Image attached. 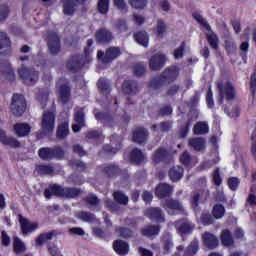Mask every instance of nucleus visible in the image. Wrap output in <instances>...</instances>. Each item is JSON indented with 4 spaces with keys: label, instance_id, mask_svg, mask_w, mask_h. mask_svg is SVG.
<instances>
[{
    "label": "nucleus",
    "instance_id": "obj_1",
    "mask_svg": "<svg viewBox=\"0 0 256 256\" xmlns=\"http://www.w3.org/2000/svg\"><path fill=\"white\" fill-rule=\"evenodd\" d=\"M217 87L219 89L218 103H223V99H227V101L235 99V87L231 82L219 81Z\"/></svg>",
    "mask_w": 256,
    "mask_h": 256
},
{
    "label": "nucleus",
    "instance_id": "obj_2",
    "mask_svg": "<svg viewBox=\"0 0 256 256\" xmlns=\"http://www.w3.org/2000/svg\"><path fill=\"white\" fill-rule=\"evenodd\" d=\"M192 17L193 19H195V21H197V23H200L201 25H203V27L208 31L207 39L211 48L215 50L219 49V40L217 39V35H215L213 31H211V26H209V24L207 23V20H205V18H203L201 14H197V13L193 14Z\"/></svg>",
    "mask_w": 256,
    "mask_h": 256
},
{
    "label": "nucleus",
    "instance_id": "obj_3",
    "mask_svg": "<svg viewBox=\"0 0 256 256\" xmlns=\"http://www.w3.org/2000/svg\"><path fill=\"white\" fill-rule=\"evenodd\" d=\"M177 77H179V68L177 66H171L166 68L160 75L159 79L156 82H153L152 85L153 87H156V85L173 83Z\"/></svg>",
    "mask_w": 256,
    "mask_h": 256
},
{
    "label": "nucleus",
    "instance_id": "obj_4",
    "mask_svg": "<svg viewBox=\"0 0 256 256\" xmlns=\"http://www.w3.org/2000/svg\"><path fill=\"white\" fill-rule=\"evenodd\" d=\"M55 130V112H45L41 122V133L40 137L45 135H51Z\"/></svg>",
    "mask_w": 256,
    "mask_h": 256
},
{
    "label": "nucleus",
    "instance_id": "obj_5",
    "mask_svg": "<svg viewBox=\"0 0 256 256\" xmlns=\"http://www.w3.org/2000/svg\"><path fill=\"white\" fill-rule=\"evenodd\" d=\"M148 63L151 71H161L167 63V55L163 52H156L148 56Z\"/></svg>",
    "mask_w": 256,
    "mask_h": 256
},
{
    "label": "nucleus",
    "instance_id": "obj_6",
    "mask_svg": "<svg viewBox=\"0 0 256 256\" xmlns=\"http://www.w3.org/2000/svg\"><path fill=\"white\" fill-rule=\"evenodd\" d=\"M65 152L61 148H41L39 150V157L43 161H51V159H62Z\"/></svg>",
    "mask_w": 256,
    "mask_h": 256
},
{
    "label": "nucleus",
    "instance_id": "obj_7",
    "mask_svg": "<svg viewBox=\"0 0 256 256\" xmlns=\"http://www.w3.org/2000/svg\"><path fill=\"white\" fill-rule=\"evenodd\" d=\"M25 98L21 94H15L12 98L10 109L14 115L21 117L25 113Z\"/></svg>",
    "mask_w": 256,
    "mask_h": 256
},
{
    "label": "nucleus",
    "instance_id": "obj_8",
    "mask_svg": "<svg viewBox=\"0 0 256 256\" xmlns=\"http://www.w3.org/2000/svg\"><path fill=\"white\" fill-rule=\"evenodd\" d=\"M119 55H121V49H119V47H110L106 52L99 50L97 57L102 63H111V61H115Z\"/></svg>",
    "mask_w": 256,
    "mask_h": 256
},
{
    "label": "nucleus",
    "instance_id": "obj_9",
    "mask_svg": "<svg viewBox=\"0 0 256 256\" xmlns=\"http://www.w3.org/2000/svg\"><path fill=\"white\" fill-rule=\"evenodd\" d=\"M18 219L23 235H29V233H33V231H37V229H39L38 222L29 221L22 215H18Z\"/></svg>",
    "mask_w": 256,
    "mask_h": 256
},
{
    "label": "nucleus",
    "instance_id": "obj_10",
    "mask_svg": "<svg viewBox=\"0 0 256 256\" xmlns=\"http://www.w3.org/2000/svg\"><path fill=\"white\" fill-rule=\"evenodd\" d=\"M18 75L26 85H33V83H36L37 79H39V74L37 72H29L24 65L18 69Z\"/></svg>",
    "mask_w": 256,
    "mask_h": 256
},
{
    "label": "nucleus",
    "instance_id": "obj_11",
    "mask_svg": "<svg viewBox=\"0 0 256 256\" xmlns=\"http://www.w3.org/2000/svg\"><path fill=\"white\" fill-rule=\"evenodd\" d=\"M67 135H69V119L67 113H63L60 116L56 137H58V139H65Z\"/></svg>",
    "mask_w": 256,
    "mask_h": 256
},
{
    "label": "nucleus",
    "instance_id": "obj_12",
    "mask_svg": "<svg viewBox=\"0 0 256 256\" xmlns=\"http://www.w3.org/2000/svg\"><path fill=\"white\" fill-rule=\"evenodd\" d=\"M85 114L83 113V109L79 108L75 111V124L72 125V131L74 133H79L82 127H85Z\"/></svg>",
    "mask_w": 256,
    "mask_h": 256
},
{
    "label": "nucleus",
    "instance_id": "obj_13",
    "mask_svg": "<svg viewBox=\"0 0 256 256\" xmlns=\"http://www.w3.org/2000/svg\"><path fill=\"white\" fill-rule=\"evenodd\" d=\"M55 195L56 197H65V188L54 184L44 191V197L51 199Z\"/></svg>",
    "mask_w": 256,
    "mask_h": 256
},
{
    "label": "nucleus",
    "instance_id": "obj_14",
    "mask_svg": "<svg viewBox=\"0 0 256 256\" xmlns=\"http://www.w3.org/2000/svg\"><path fill=\"white\" fill-rule=\"evenodd\" d=\"M87 0H63L64 8L63 13L64 15H73L75 13V7H77V3H85Z\"/></svg>",
    "mask_w": 256,
    "mask_h": 256
},
{
    "label": "nucleus",
    "instance_id": "obj_15",
    "mask_svg": "<svg viewBox=\"0 0 256 256\" xmlns=\"http://www.w3.org/2000/svg\"><path fill=\"white\" fill-rule=\"evenodd\" d=\"M146 215L152 221H156V223H163L165 221V217L163 216V212L159 208H149L146 210Z\"/></svg>",
    "mask_w": 256,
    "mask_h": 256
},
{
    "label": "nucleus",
    "instance_id": "obj_16",
    "mask_svg": "<svg viewBox=\"0 0 256 256\" xmlns=\"http://www.w3.org/2000/svg\"><path fill=\"white\" fill-rule=\"evenodd\" d=\"M14 133L17 137H27L31 133V126L27 123H18L14 125Z\"/></svg>",
    "mask_w": 256,
    "mask_h": 256
},
{
    "label": "nucleus",
    "instance_id": "obj_17",
    "mask_svg": "<svg viewBox=\"0 0 256 256\" xmlns=\"http://www.w3.org/2000/svg\"><path fill=\"white\" fill-rule=\"evenodd\" d=\"M0 142H2L3 145H7L8 147H21V143L17 141V139L13 137H7V134H5V131L0 129Z\"/></svg>",
    "mask_w": 256,
    "mask_h": 256
},
{
    "label": "nucleus",
    "instance_id": "obj_18",
    "mask_svg": "<svg viewBox=\"0 0 256 256\" xmlns=\"http://www.w3.org/2000/svg\"><path fill=\"white\" fill-rule=\"evenodd\" d=\"M164 209L169 213V215H173L172 211H183V205H181L177 200H166Z\"/></svg>",
    "mask_w": 256,
    "mask_h": 256
},
{
    "label": "nucleus",
    "instance_id": "obj_19",
    "mask_svg": "<svg viewBox=\"0 0 256 256\" xmlns=\"http://www.w3.org/2000/svg\"><path fill=\"white\" fill-rule=\"evenodd\" d=\"M11 49V40L7 36V33L0 32V55L7 53Z\"/></svg>",
    "mask_w": 256,
    "mask_h": 256
},
{
    "label": "nucleus",
    "instance_id": "obj_20",
    "mask_svg": "<svg viewBox=\"0 0 256 256\" xmlns=\"http://www.w3.org/2000/svg\"><path fill=\"white\" fill-rule=\"evenodd\" d=\"M114 251L118 255H127L129 253V244L123 240H116L113 244Z\"/></svg>",
    "mask_w": 256,
    "mask_h": 256
},
{
    "label": "nucleus",
    "instance_id": "obj_21",
    "mask_svg": "<svg viewBox=\"0 0 256 256\" xmlns=\"http://www.w3.org/2000/svg\"><path fill=\"white\" fill-rule=\"evenodd\" d=\"M203 241L205 247H208V249H215V247L219 245V240L215 237V235L209 232L204 233Z\"/></svg>",
    "mask_w": 256,
    "mask_h": 256
},
{
    "label": "nucleus",
    "instance_id": "obj_22",
    "mask_svg": "<svg viewBox=\"0 0 256 256\" xmlns=\"http://www.w3.org/2000/svg\"><path fill=\"white\" fill-rule=\"evenodd\" d=\"M122 91L126 95H137L139 89L137 88V83L131 80H127L122 85Z\"/></svg>",
    "mask_w": 256,
    "mask_h": 256
},
{
    "label": "nucleus",
    "instance_id": "obj_23",
    "mask_svg": "<svg viewBox=\"0 0 256 256\" xmlns=\"http://www.w3.org/2000/svg\"><path fill=\"white\" fill-rule=\"evenodd\" d=\"M48 47L52 55H57V52L61 48L59 43V36L57 34H52L48 39Z\"/></svg>",
    "mask_w": 256,
    "mask_h": 256
},
{
    "label": "nucleus",
    "instance_id": "obj_24",
    "mask_svg": "<svg viewBox=\"0 0 256 256\" xmlns=\"http://www.w3.org/2000/svg\"><path fill=\"white\" fill-rule=\"evenodd\" d=\"M96 39L99 43H109V41L113 40V34H111L109 30L103 28L96 33Z\"/></svg>",
    "mask_w": 256,
    "mask_h": 256
},
{
    "label": "nucleus",
    "instance_id": "obj_25",
    "mask_svg": "<svg viewBox=\"0 0 256 256\" xmlns=\"http://www.w3.org/2000/svg\"><path fill=\"white\" fill-rule=\"evenodd\" d=\"M176 229L180 235H185L187 233H191L194 226L189 221H180L176 222Z\"/></svg>",
    "mask_w": 256,
    "mask_h": 256
},
{
    "label": "nucleus",
    "instance_id": "obj_26",
    "mask_svg": "<svg viewBox=\"0 0 256 256\" xmlns=\"http://www.w3.org/2000/svg\"><path fill=\"white\" fill-rule=\"evenodd\" d=\"M183 173H184L183 167L174 166L169 170L168 175H169L171 181L177 182L183 178Z\"/></svg>",
    "mask_w": 256,
    "mask_h": 256
},
{
    "label": "nucleus",
    "instance_id": "obj_27",
    "mask_svg": "<svg viewBox=\"0 0 256 256\" xmlns=\"http://www.w3.org/2000/svg\"><path fill=\"white\" fill-rule=\"evenodd\" d=\"M53 237H55V232L53 231L38 235L35 242L36 247H43V245H45V243H47L48 241H51Z\"/></svg>",
    "mask_w": 256,
    "mask_h": 256
},
{
    "label": "nucleus",
    "instance_id": "obj_28",
    "mask_svg": "<svg viewBox=\"0 0 256 256\" xmlns=\"http://www.w3.org/2000/svg\"><path fill=\"white\" fill-rule=\"evenodd\" d=\"M60 103H67L71 99V88L67 85H63L58 90Z\"/></svg>",
    "mask_w": 256,
    "mask_h": 256
},
{
    "label": "nucleus",
    "instance_id": "obj_29",
    "mask_svg": "<svg viewBox=\"0 0 256 256\" xmlns=\"http://www.w3.org/2000/svg\"><path fill=\"white\" fill-rule=\"evenodd\" d=\"M134 39L136 43L142 47H149V34L145 31H140L134 34Z\"/></svg>",
    "mask_w": 256,
    "mask_h": 256
},
{
    "label": "nucleus",
    "instance_id": "obj_30",
    "mask_svg": "<svg viewBox=\"0 0 256 256\" xmlns=\"http://www.w3.org/2000/svg\"><path fill=\"white\" fill-rule=\"evenodd\" d=\"M194 135H207L209 133V123L201 121L195 124L193 128Z\"/></svg>",
    "mask_w": 256,
    "mask_h": 256
},
{
    "label": "nucleus",
    "instance_id": "obj_31",
    "mask_svg": "<svg viewBox=\"0 0 256 256\" xmlns=\"http://www.w3.org/2000/svg\"><path fill=\"white\" fill-rule=\"evenodd\" d=\"M172 193H173V187L169 186V184H160L156 188V195H158V197H161V198L167 197Z\"/></svg>",
    "mask_w": 256,
    "mask_h": 256
},
{
    "label": "nucleus",
    "instance_id": "obj_32",
    "mask_svg": "<svg viewBox=\"0 0 256 256\" xmlns=\"http://www.w3.org/2000/svg\"><path fill=\"white\" fill-rule=\"evenodd\" d=\"M188 143L189 147H192L194 151H203L205 149V140L203 138H191Z\"/></svg>",
    "mask_w": 256,
    "mask_h": 256
},
{
    "label": "nucleus",
    "instance_id": "obj_33",
    "mask_svg": "<svg viewBox=\"0 0 256 256\" xmlns=\"http://www.w3.org/2000/svg\"><path fill=\"white\" fill-rule=\"evenodd\" d=\"M147 140V130L145 128H138L133 134L134 143H144Z\"/></svg>",
    "mask_w": 256,
    "mask_h": 256
},
{
    "label": "nucleus",
    "instance_id": "obj_34",
    "mask_svg": "<svg viewBox=\"0 0 256 256\" xmlns=\"http://www.w3.org/2000/svg\"><path fill=\"white\" fill-rule=\"evenodd\" d=\"M13 249L16 255H21V253H25V251H27L25 243L17 236H15L13 240Z\"/></svg>",
    "mask_w": 256,
    "mask_h": 256
},
{
    "label": "nucleus",
    "instance_id": "obj_35",
    "mask_svg": "<svg viewBox=\"0 0 256 256\" xmlns=\"http://www.w3.org/2000/svg\"><path fill=\"white\" fill-rule=\"evenodd\" d=\"M180 161L185 167H193L197 163V158H193L187 152H184L180 156Z\"/></svg>",
    "mask_w": 256,
    "mask_h": 256
},
{
    "label": "nucleus",
    "instance_id": "obj_36",
    "mask_svg": "<svg viewBox=\"0 0 256 256\" xmlns=\"http://www.w3.org/2000/svg\"><path fill=\"white\" fill-rule=\"evenodd\" d=\"M165 157H167V150L160 148L152 156V161L153 163H156V164L161 163V161H163Z\"/></svg>",
    "mask_w": 256,
    "mask_h": 256
},
{
    "label": "nucleus",
    "instance_id": "obj_37",
    "mask_svg": "<svg viewBox=\"0 0 256 256\" xmlns=\"http://www.w3.org/2000/svg\"><path fill=\"white\" fill-rule=\"evenodd\" d=\"M165 31H167V26L165 25V22L161 19L157 21V25L154 28V33L158 37H163L165 34Z\"/></svg>",
    "mask_w": 256,
    "mask_h": 256
},
{
    "label": "nucleus",
    "instance_id": "obj_38",
    "mask_svg": "<svg viewBox=\"0 0 256 256\" xmlns=\"http://www.w3.org/2000/svg\"><path fill=\"white\" fill-rule=\"evenodd\" d=\"M199 251V242L192 241L188 248L185 250L184 256H193Z\"/></svg>",
    "mask_w": 256,
    "mask_h": 256
},
{
    "label": "nucleus",
    "instance_id": "obj_39",
    "mask_svg": "<svg viewBox=\"0 0 256 256\" xmlns=\"http://www.w3.org/2000/svg\"><path fill=\"white\" fill-rule=\"evenodd\" d=\"M144 160H145V155L143 154V152H141V150L134 149L131 152V161H133L134 163H142V161Z\"/></svg>",
    "mask_w": 256,
    "mask_h": 256
},
{
    "label": "nucleus",
    "instance_id": "obj_40",
    "mask_svg": "<svg viewBox=\"0 0 256 256\" xmlns=\"http://www.w3.org/2000/svg\"><path fill=\"white\" fill-rule=\"evenodd\" d=\"M212 215L215 219H221L225 215V207L221 204H217L213 207Z\"/></svg>",
    "mask_w": 256,
    "mask_h": 256
},
{
    "label": "nucleus",
    "instance_id": "obj_41",
    "mask_svg": "<svg viewBox=\"0 0 256 256\" xmlns=\"http://www.w3.org/2000/svg\"><path fill=\"white\" fill-rule=\"evenodd\" d=\"M221 241L226 247L233 245V238L231 237V232H229V230H224L222 232Z\"/></svg>",
    "mask_w": 256,
    "mask_h": 256
},
{
    "label": "nucleus",
    "instance_id": "obj_42",
    "mask_svg": "<svg viewBox=\"0 0 256 256\" xmlns=\"http://www.w3.org/2000/svg\"><path fill=\"white\" fill-rule=\"evenodd\" d=\"M159 234V226H147L142 230V235H146V237H151L153 235Z\"/></svg>",
    "mask_w": 256,
    "mask_h": 256
},
{
    "label": "nucleus",
    "instance_id": "obj_43",
    "mask_svg": "<svg viewBox=\"0 0 256 256\" xmlns=\"http://www.w3.org/2000/svg\"><path fill=\"white\" fill-rule=\"evenodd\" d=\"M98 11L102 15L109 13V0H98Z\"/></svg>",
    "mask_w": 256,
    "mask_h": 256
},
{
    "label": "nucleus",
    "instance_id": "obj_44",
    "mask_svg": "<svg viewBox=\"0 0 256 256\" xmlns=\"http://www.w3.org/2000/svg\"><path fill=\"white\" fill-rule=\"evenodd\" d=\"M98 89L104 95H107V93H109L111 91V88L109 87V84L107 83V80H105L104 78H101L98 81Z\"/></svg>",
    "mask_w": 256,
    "mask_h": 256
},
{
    "label": "nucleus",
    "instance_id": "obj_45",
    "mask_svg": "<svg viewBox=\"0 0 256 256\" xmlns=\"http://www.w3.org/2000/svg\"><path fill=\"white\" fill-rule=\"evenodd\" d=\"M114 199L120 205H127V203H129V197H127L125 194L121 192H115Z\"/></svg>",
    "mask_w": 256,
    "mask_h": 256
},
{
    "label": "nucleus",
    "instance_id": "obj_46",
    "mask_svg": "<svg viewBox=\"0 0 256 256\" xmlns=\"http://www.w3.org/2000/svg\"><path fill=\"white\" fill-rule=\"evenodd\" d=\"M128 2L134 9H145L147 6V0H128Z\"/></svg>",
    "mask_w": 256,
    "mask_h": 256
},
{
    "label": "nucleus",
    "instance_id": "obj_47",
    "mask_svg": "<svg viewBox=\"0 0 256 256\" xmlns=\"http://www.w3.org/2000/svg\"><path fill=\"white\" fill-rule=\"evenodd\" d=\"M81 193V190L77 188H65L64 197L73 198L77 197Z\"/></svg>",
    "mask_w": 256,
    "mask_h": 256
},
{
    "label": "nucleus",
    "instance_id": "obj_48",
    "mask_svg": "<svg viewBox=\"0 0 256 256\" xmlns=\"http://www.w3.org/2000/svg\"><path fill=\"white\" fill-rule=\"evenodd\" d=\"M146 71L145 63L141 62L135 65L134 67V73L137 75V77H141V75H144Z\"/></svg>",
    "mask_w": 256,
    "mask_h": 256
},
{
    "label": "nucleus",
    "instance_id": "obj_49",
    "mask_svg": "<svg viewBox=\"0 0 256 256\" xmlns=\"http://www.w3.org/2000/svg\"><path fill=\"white\" fill-rule=\"evenodd\" d=\"M76 217H78V219H81L82 221H93V219H95V216L91 213H87V212H80L76 214Z\"/></svg>",
    "mask_w": 256,
    "mask_h": 256
},
{
    "label": "nucleus",
    "instance_id": "obj_50",
    "mask_svg": "<svg viewBox=\"0 0 256 256\" xmlns=\"http://www.w3.org/2000/svg\"><path fill=\"white\" fill-rule=\"evenodd\" d=\"M239 178L237 177H231L228 179V187H230L231 191H237V188L239 187Z\"/></svg>",
    "mask_w": 256,
    "mask_h": 256
},
{
    "label": "nucleus",
    "instance_id": "obj_51",
    "mask_svg": "<svg viewBox=\"0 0 256 256\" xmlns=\"http://www.w3.org/2000/svg\"><path fill=\"white\" fill-rule=\"evenodd\" d=\"M9 6L7 5H2L0 6V21H5L7 17H9Z\"/></svg>",
    "mask_w": 256,
    "mask_h": 256
},
{
    "label": "nucleus",
    "instance_id": "obj_52",
    "mask_svg": "<svg viewBox=\"0 0 256 256\" xmlns=\"http://www.w3.org/2000/svg\"><path fill=\"white\" fill-rule=\"evenodd\" d=\"M114 6L118 9V11L127 13V3H125V0H114Z\"/></svg>",
    "mask_w": 256,
    "mask_h": 256
},
{
    "label": "nucleus",
    "instance_id": "obj_53",
    "mask_svg": "<svg viewBox=\"0 0 256 256\" xmlns=\"http://www.w3.org/2000/svg\"><path fill=\"white\" fill-rule=\"evenodd\" d=\"M39 173L42 175H51L53 173V167L47 165H41L38 167Z\"/></svg>",
    "mask_w": 256,
    "mask_h": 256
},
{
    "label": "nucleus",
    "instance_id": "obj_54",
    "mask_svg": "<svg viewBox=\"0 0 256 256\" xmlns=\"http://www.w3.org/2000/svg\"><path fill=\"white\" fill-rule=\"evenodd\" d=\"M152 129L154 131H169L171 129V122H163L159 128H157V125H153Z\"/></svg>",
    "mask_w": 256,
    "mask_h": 256
},
{
    "label": "nucleus",
    "instance_id": "obj_55",
    "mask_svg": "<svg viewBox=\"0 0 256 256\" xmlns=\"http://www.w3.org/2000/svg\"><path fill=\"white\" fill-rule=\"evenodd\" d=\"M200 221L203 225H211V223H213V218L211 217V214L204 213L202 214Z\"/></svg>",
    "mask_w": 256,
    "mask_h": 256
},
{
    "label": "nucleus",
    "instance_id": "obj_56",
    "mask_svg": "<svg viewBox=\"0 0 256 256\" xmlns=\"http://www.w3.org/2000/svg\"><path fill=\"white\" fill-rule=\"evenodd\" d=\"M79 62H77L76 60H69L67 62V69H69V71H77L79 69Z\"/></svg>",
    "mask_w": 256,
    "mask_h": 256
},
{
    "label": "nucleus",
    "instance_id": "obj_57",
    "mask_svg": "<svg viewBox=\"0 0 256 256\" xmlns=\"http://www.w3.org/2000/svg\"><path fill=\"white\" fill-rule=\"evenodd\" d=\"M86 202L88 205H92L93 207L99 205V198L97 196L91 194L86 198Z\"/></svg>",
    "mask_w": 256,
    "mask_h": 256
},
{
    "label": "nucleus",
    "instance_id": "obj_58",
    "mask_svg": "<svg viewBox=\"0 0 256 256\" xmlns=\"http://www.w3.org/2000/svg\"><path fill=\"white\" fill-rule=\"evenodd\" d=\"M104 171L107 175H116V173L119 171V168L115 165H108L104 168Z\"/></svg>",
    "mask_w": 256,
    "mask_h": 256
},
{
    "label": "nucleus",
    "instance_id": "obj_59",
    "mask_svg": "<svg viewBox=\"0 0 256 256\" xmlns=\"http://www.w3.org/2000/svg\"><path fill=\"white\" fill-rule=\"evenodd\" d=\"M206 102L210 109L215 105V102L213 101V91H211V88H209V91L206 95Z\"/></svg>",
    "mask_w": 256,
    "mask_h": 256
},
{
    "label": "nucleus",
    "instance_id": "obj_60",
    "mask_svg": "<svg viewBox=\"0 0 256 256\" xmlns=\"http://www.w3.org/2000/svg\"><path fill=\"white\" fill-rule=\"evenodd\" d=\"M1 241H2V245H4L5 247H9L10 243H11V238L9 237V235L7 234V232L2 231L1 234Z\"/></svg>",
    "mask_w": 256,
    "mask_h": 256
},
{
    "label": "nucleus",
    "instance_id": "obj_61",
    "mask_svg": "<svg viewBox=\"0 0 256 256\" xmlns=\"http://www.w3.org/2000/svg\"><path fill=\"white\" fill-rule=\"evenodd\" d=\"M69 233L71 235H80V237H83V235H85V230L83 228L74 227L69 230Z\"/></svg>",
    "mask_w": 256,
    "mask_h": 256
},
{
    "label": "nucleus",
    "instance_id": "obj_62",
    "mask_svg": "<svg viewBox=\"0 0 256 256\" xmlns=\"http://www.w3.org/2000/svg\"><path fill=\"white\" fill-rule=\"evenodd\" d=\"M48 252L51 256H63L56 246H48Z\"/></svg>",
    "mask_w": 256,
    "mask_h": 256
},
{
    "label": "nucleus",
    "instance_id": "obj_63",
    "mask_svg": "<svg viewBox=\"0 0 256 256\" xmlns=\"http://www.w3.org/2000/svg\"><path fill=\"white\" fill-rule=\"evenodd\" d=\"M250 91H252V95H255V91H256V74L255 73L251 75Z\"/></svg>",
    "mask_w": 256,
    "mask_h": 256
},
{
    "label": "nucleus",
    "instance_id": "obj_64",
    "mask_svg": "<svg viewBox=\"0 0 256 256\" xmlns=\"http://www.w3.org/2000/svg\"><path fill=\"white\" fill-rule=\"evenodd\" d=\"M185 51V46H180L176 50H174V57L176 59H181L183 57V52Z\"/></svg>",
    "mask_w": 256,
    "mask_h": 256
}]
</instances>
